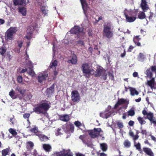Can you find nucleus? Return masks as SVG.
<instances>
[{
  "label": "nucleus",
  "instance_id": "obj_32",
  "mask_svg": "<svg viewBox=\"0 0 156 156\" xmlns=\"http://www.w3.org/2000/svg\"><path fill=\"white\" fill-rule=\"evenodd\" d=\"M83 9H87L88 5L86 0H80Z\"/></svg>",
  "mask_w": 156,
  "mask_h": 156
},
{
  "label": "nucleus",
  "instance_id": "obj_10",
  "mask_svg": "<svg viewBox=\"0 0 156 156\" xmlns=\"http://www.w3.org/2000/svg\"><path fill=\"white\" fill-rule=\"evenodd\" d=\"M48 74L45 73H40L39 74L37 80L39 82L41 83L43 81L46 80V78L48 77Z\"/></svg>",
  "mask_w": 156,
  "mask_h": 156
},
{
  "label": "nucleus",
  "instance_id": "obj_35",
  "mask_svg": "<svg viewBox=\"0 0 156 156\" xmlns=\"http://www.w3.org/2000/svg\"><path fill=\"white\" fill-rule=\"evenodd\" d=\"M29 71L28 72V73L32 77L35 76V73L34 72L33 69L29 67Z\"/></svg>",
  "mask_w": 156,
  "mask_h": 156
},
{
  "label": "nucleus",
  "instance_id": "obj_58",
  "mask_svg": "<svg viewBox=\"0 0 156 156\" xmlns=\"http://www.w3.org/2000/svg\"><path fill=\"white\" fill-rule=\"evenodd\" d=\"M151 71L153 72L156 73V66H152L151 67Z\"/></svg>",
  "mask_w": 156,
  "mask_h": 156
},
{
  "label": "nucleus",
  "instance_id": "obj_51",
  "mask_svg": "<svg viewBox=\"0 0 156 156\" xmlns=\"http://www.w3.org/2000/svg\"><path fill=\"white\" fill-rule=\"evenodd\" d=\"M17 81L18 83H21L23 82V78L22 76H19L17 77Z\"/></svg>",
  "mask_w": 156,
  "mask_h": 156
},
{
  "label": "nucleus",
  "instance_id": "obj_39",
  "mask_svg": "<svg viewBox=\"0 0 156 156\" xmlns=\"http://www.w3.org/2000/svg\"><path fill=\"white\" fill-rule=\"evenodd\" d=\"M9 95L12 99H16L17 98L16 95H15V93L13 90H12L9 93Z\"/></svg>",
  "mask_w": 156,
  "mask_h": 156
},
{
  "label": "nucleus",
  "instance_id": "obj_64",
  "mask_svg": "<svg viewBox=\"0 0 156 156\" xmlns=\"http://www.w3.org/2000/svg\"><path fill=\"white\" fill-rule=\"evenodd\" d=\"M150 122L151 123L153 124L154 126H156V120L155 119H153V121H151Z\"/></svg>",
  "mask_w": 156,
  "mask_h": 156
},
{
  "label": "nucleus",
  "instance_id": "obj_46",
  "mask_svg": "<svg viewBox=\"0 0 156 156\" xmlns=\"http://www.w3.org/2000/svg\"><path fill=\"white\" fill-rule=\"evenodd\" d=\"M31 151L27 150L23 154V156H31Z\"/></svg>",
  "mask_w": 156,
  "mask_h": 156
},
{
  "label": "nucleus",
  "instance_id": "obj_13",
  "mask_svg": "<svg viewBox=\"0 0 156 156\" xmlns=\"http://www.w3.org/2000/svg\"><path fill=\"white\" fill-rule=\"evenodd\" d=\"M143 151L146 154L149 156H154V154L151 149L149 147H143Z\"/></svg>",
  "mask_w": 156,
  "mask_h": 156
},
{
  "label": "nucleus",
  "instance_id": "obj_1",
  "mask_svg": "<svg viewBox=\"0 0 156 156\" xmlns=\"http://www.w3.org/2000/svg\"><path fill=\"white\" fill-rule=\"evenodd\" d=\"M81 68L83 76L87 78H89L90 76L94 75V73L95 77H99L105 72V70L102 67L97 68L95 73L94 70L90 68L89 64L87 63L83 64Z\"/></svg>",
  "mask_w": 156,
  "mask_h": 156
},
{
  "label": "nucleus",
  "instance_id": "obj_49",
  "mask_svg": "<svg viewBox=\"0 0 156 156\" xmlns=\"http://www.w3.org/2000/svg\"><path fill=\"white\" fill-rule=\"evenodd\" d=\"M28 58H29V57L28 56L27 58H26V64L29 66H33V63L30 61L28 59Z\"/></svg>",
  "mask_w": 156,
  "mask_h": 156
},
{
  "label": "nucleus",
  "instance_id": "obj_16",
  "mask_svg": "<svg viewBox=\"0 0 156 156\" xmlns=\"http://www.w3.org/2000/svg\"><path fill=\"white\" fill-rule=\"evenodd\" d=\"M125 16L126 18V20L127 22L132 23L134 22L136 19V17L135 16H130L127 14L125 13Z\"/></svg>",
  "mask_w": 156,
  "mask_h": 156
},
{
  "label": "nucleus",
  "instance_id": "obj_31",
  "mask_svg": "<svg viewBox=\"0 0 156 156\" xmlns=\"http://www.w3.org/2000/svg\"><path fill=\"white\" fill-rule=\"evenodd\" d=\"M73 154L70 150L65 151L63 153V156H73Z\"/></svg>",
  "mask_w": 156,
  "mask_h": 156
},
{
  "label": "nucleus",
  "instance_id": "obj_19",
  "mask_svg": "<svg viewBox=\"0 0 156 156\" xmlns=\"http://www.w3.org/2000/svg\"><path fill=\"white\" fill-rule=\"evenodd\" d=\"M11 151V149L9 147L4 149L2 151V156H6L7 155H9Z\"/></svg>",
  "mask_w": 156,
  "mask_h": 156
},
{
  "label": "nucleus",
  "instance_id": "obj_55",
  "mask_svg": "<svg viewBox=\"0 0 156 156\" xmlns=\"http://www.w3.org/2000/svg\"><path fill=\"white\" fill-rule=\"evenodd\" d=\"M63 152H56L55 153V155L56 156H63Z\"/></svg>",
  "mask_w": 156,
  "mask_h": 156
},
{
  "label": "nucleus",
  "instance_id": "obj_59",
  "mask_svg": "<svg viewBox=\"0 0 156 156\" xmlns=\"http://www.w3.org/2000/svg\"><path fill=\"white\" fill-rule=\"evenodd\" d=\"M111 115V113L108 112H105V118L106 119H108V118Z\"/></svg>",
  "mask_w": 156,
  "mask_h": 156
},
{
  "label": "nucleus",
  "instance_id": "obj_18",
  "mask_svg": "<svg viewBox=\"0 0 156 156\" xmlns=\"http://www.w3.org/2000/svg\"><path fill=\"white\" fill-rule=\"evenodd\" d=\"M141 39V38L140 37V36L137 35L135 36L133 38V41L134 43L138 46H141L140 43L139 41Z\"/></svg>",
  "mask_w": 156,
  "mask_h": 156
},
{
  "label": "nucleus",
  "instance_id": "obj_40",
  "mask_svg": "<svg viewBox=\"0 0 156 156\" xmlns=\"http://www.w3.org/2000/svg\"><path fill=\"white\" fill-rule=\"evenodd\" d=\"M100 147L102 150L104 151H106L107 149V144L105 143L101 144Z\"/></svg>",
  "mask_w": 156,
  "mask_h": 156
},
{
  "label": "nucleus",
  "instance_id": "obj_42",
  "mask_svg": "<svg viewBox=\"0 0 156 156\" xmlns=\"http://www.w3.org/2000/svg\"><path fill=\"white\" fill-rule=\"evenodd\" d=\"M6 51V49L5 47H3L0 48V54L2 55H4Z\"/></svg>",
  "mask_w": 156,
  "mask_h": 156
},
{
  "label": "nucleus",
  "instance_id": "obj_5",
  "mask_svg": "<svg viewBox=\"0 0 156 156\" xmlns=\"http://www.w3.org/2000/svg\"><path fill=\"white\" fill-rule=\"evenodd\" d=\"M89 135L91 138L94 139L98 137L99 136H102V135L100 134V133L102 131L101 128H94L93 129L88 131Z\"/></svg>",
  "mask_w": 156,
  "mask_h": 156
},
{
  "label": "nucleus",
  "instance_id": "obj_6",
  "mask_svg": "<svg viewBox=\"0 0 156 156\" xmlns=\"http://www.w3.org/2000/svg\"><path fill=\"white\" fill-rule=\"evenodd\" d=\"M83 29L78 26H75L71 29L70 32V34H76L78 37H80V34H83Z\"/></svg>",
  "mask_w": 156,
  "mask_h": 156
},
{
  "label": "nucleus",
  "instance_id": "obj_44",
  "mask_svg": "<svg viewBox=\"0 0 156 156\" xmlns=\"http://www.w3.org/2000/svg\"><path fill=\"white\" fill-rule=\"evenodd\" d=\"M128 115V116H133L135 114V112L133 110L130 109L127 112Z\"/></svg>",
  "mask_w": 156,
  "mask_h": 156
},
{
  "label": "nucleus",
  "instance_id": "obj_41",
  "mask_svg": "<svg viewBox=\"0 0 156 156\" xmlns=\"http://www.w3.org/2000/svg\"><path fill=\"white\" fill-rule=\"evenodd\" d=\"M19 11L23 16H25L26 15V9L24 7H22L19 9Z\"/></svg>",
  "mask_w": 156,
  "mask_h": 156
},
{
  "label": "nucleus",
  "instance_id": "obj_24",
  "mask_svg": "<svg viewBox=\"0 0 156 156\" xmlns=\"http://www.w3.org/2000/svg\"><path fill=\"white\" fill-rule=\"evenodd\" d=\"M27 35H26V38L28 40H30L31 38V36L32 34V30L31 29L28 28L27 30Z\"/></svg>",
  "mask_w": 156,
  "mask_h": 156
},
{
  "label": "nucleus",
  "instance_id": "obj_14",
  "mask_svg": "<svg viewBox=\"0 0 156 156\" xmlns=\"http://www.w3.org/2000/svg\"><path fill=\"white\" fill-rule=\"evenodd\" d=\"M54 86L53 84L46 90L47 95L48 97H50L54 92Z\"/></svg>",
  "mask_w": 156,
  "mask_h": 156
},
{
  "label": "nucleus",
  "instance_id": "obj_63",
  "mask_svg": "<svg viewBox=\"0 0 156 156\" xmlns=\"http://www.w3.org/2000/svg\"><path fill=\"white\" fill-rule=\"evenodd\" d=\"M134 47L132 45H130L129 48L127 51L130 52L132 51V50L133 49Z\"/></svg>",
  "mask_w": 156,
  "mask_h": 156
},
{
  "label": "nucleus",
  "instance_id": "obj_15",
  "mask_svg": "<svg viewBox=\"0 0 156 156\" xmlns=\"http://www.w3.org/2000/svg\"><path fill=\"white\" fill-rule=\"evenodd\" d=\"M77 56L75 54H73L71 58L67 62L69 63H71L72 64L75 65L77 62Z\"/></svg>",
  "mask_w": 156,
  "mask_h": 156
},
{
  "label": "nucleus",
  "instance_id": "obj_7",
  "mask_svg": "<svg viewBox=\"0 0 156 156\" xmlns=\"http://www.w3.org/2000/svg\"><path fill=\"white\" fill-rule=\"evenodd\" d=\"M63 129L66 132L73 133L74 131V126L73 124L69 122L64 126Z\"/></svg>",
  "mask_w": 156,
  "mask_h": 156
},
{
  "label": "nucleus",
  "instance_id": "obj_34",
  "mask_svg": "<svg viewBox=\"0 0 156 156\" xmlns=\"http://www.w3.org/2000/svg\"><path fill=\"white\" fill-rule=\"evenodd\" d=\"M147 118L150 122L153 121V120L154 119H153L154 118L153 113L151 112L148 113L147 115Z\"/></svg>",
  "mask_w": 156,
  "mask_h": 156
},
{
  "label": "nucleus",
  "instance_id": "obj_61",
  "mask_svg": "<svg viewBox=\"0 0 156 156\" xmlns=\"http://www.w3.org/2000/svg\"><path fill=\"white\" fill-rule=\"evenodd\" d=\"M134 122L132 120H130L128 122L129 125L130 126H133L134 125Z\"/></svg>",
  "mask_w": 156,
  "mask_h": 156
},
{
  "label": "nucleus",
  "instance_id": "obj_43",
  "mask_svg": "<svg viewBox=\"0 0 156 156\" xmlns=\"http://www.w3.org/2000/svg\"><path fill=\"white\" fill-rule=\"evenodd\" d=\"M9 132L13 136H16L17 134V133L16 130L12 128H10L9 129Z\"/></svg>",
  "mask_w": 156,
  "mask_h": 156
},
{
  "label": "nucleus",
  "instance_id": "obj_11",
  "mask_svg": "<svg viewBox=\"0 0 156 156\" xmlns=\"http://www.w3.org/2000/svg\"><path fill=\"white\" fill-rule=\"evenodd\" d=\"M147 84L149 86L151 89H156V85L154 78H152L151 80H148Z\"/></svg>",
  "mask_w": 156,
  "mask_h": 156
},
{
  "label": "nucleus",
  "instance_id": "obj_25",
  "mask_svg": "<svg viewBox=\"0 0 156 156\" xmlns=\"http://www.w3.org/2000/svg\"><path fill=\"white\" fill-rule=\"evenodd\" d=\"M36 135L38 136L41 140V141H46L48 139V137L45 135L38 134H36Z\"/></svg>",
  "mask_w": 156,
  "mask_h": 156
},
{
  "label": "nucleus",
  "instance_id": "obj_28",
  "mask_svg": "<svg viewBox=\"0 0 156 156\" xmlns=\"http://www.w3.org/2000/svg\"><path fill=\"white\" fill-rule=\"evenodd\" d=\"M41 9L43 14H44V16L47 15L48 12L47 7L42 6L41 8Z\"/></svg>",
  "mask_w": 156,
  "mask_h": 156
},
{
  "label": "nucleus",
  "instance_id": "obj_26",
  "mask_svg": "<svg viewBox=\"0 0 156 156\" xmlns=\"http://www.w3.org/2000/svg\"><path fill=\"white\" fill-rule=\"evenodd\" d=\"M145 56L143 53L140 52L137 56V59L139 61L143 62L145 59Z\"/></svg>",
  "mask_w": 156,
  "mask_h": 156
},
{
  "label": "nucleus",
  "instance_id": "obj_12",
  "mask_svg": "<svg viewBox=\"0 0 156 156\" xmlns=\"http://www.w3.org/2000/svg\"><path fill=\"white\" fill-rule=\"evenodd\" d=\"M58 62L56 60H55L53 62H51L50 65V68H53L55 67V70L54 71V74L55 76H56L58 74V72L56 70V67L57 66Z\"/></svg>",
  "mask_w": 156,
  "mask_h": 156
},
{
  "label": "nucleus",
  "instance_id": "obj_37",
  "mask_svg": "<svg viewBox=\"0 0 156 156\" xmlns=\"http://www.w3.org/2000/svg\"><path fill=\"white\" fill-rule=\"evenodd\" d=\"M16 90H17L22 95H23L25 91V90L24 89L22 88L21 87L19 86H18L16 87Z\"/></svg>",
  "mask_w": 156,
  "mask_h": 156
},
{
  "label": "nucleus",
  "instance_id": "obj_47",
  "mask_svg": "<svg viewBox=\"0 0 156 156\" xmlns=\"http://www.w3.org/2000/svg\"><path fill=\"white\" fill-rule=\"evenodd\" d=\"M76 44L78 46H80L81 47L84 46V43L83 41L82 40L78 41L77 42Z\"/></svg>",
  "mask_w": 156,
  "mask_h": 156
},
{
  "label": "nucleus",
  "instance_id": "obj_54",
  "mask_svg": "<svg viewBox=\"0 0 156 156\" xmlns=\"http://www.w3.org/2000/svg\"><path fill=\"white\" fill-rule=\"evenodd\" d=\"M17 44L18 46L20 48H21L23 45V42L22 41H17Z\"/></svg>",
  "mask_w": 156,
  "mask_h": 156
},
{
  "label": "nucleus",
  "instance_id": "obj_3",
  "mask_svg": "<svg viewBox=\"0 0 156 156\" xmlns=\"http://www.w3.org/2000/svg\"><path fill=\"white\" fill-rule=\"evenodd\" d=\"M103 35L104 37L109 39L112 38L113 37V31L111 22H106L104 23Z\"/></svg>",
  "mask_w": 156,
  "mask_h": 156
},
{
  "label": "nucleus",
  "instance_id": "obj_45",
  "mask_svg": "<svg viewBox=\"0 0 156 156\" xmlns=\"http://www.w3.org/2000/svg\"><path fill=\"white\" fill-rule=\"evenodd\" d=\"M30 131L32 133H34L36 135V134H37V133L38 131V129L37 127H34L31 129H30Z\"/></svg>",
  "mask_w": 156,
  "mask_h": 156
},
{
  "label": "nucleus",
  "instance_id": "obj_9",
  "mask_svg": "<svg viewBox=\"0 0 156 156\" xmlns=\"http://www.w3.org/2000/svg\"><path fill=\"white\" fill-rule=\"evenodd\" d=\"M140 6L142 10L144 12H147L149 9V6L146 0H141Z\"/></svg>",
  "mask_w": 156,
  "mask_h": 156
},
{
  "label": "nucleus",
  "instance_id": "obj_17",
  "mask_svg": "<svg viewBox=\"0 0 156 156\" xmlns=\"http://www.w3.org/2000/svg\"><path fill=\"white\" fill-rule=\"evenodd\" d=\"M26 0H13V4L16 6L18 5H23L25 4Z\"/></svg>",
  "mask_w": 156,
  "mask_h": 156
},
{
  "label": "nucleus",
  "instance_id": "obj_30",
  "mask_svg": "<svg viewBox=\"0 0 156 156\" xmlns=\"http://www.w3.org/2000/svg\"><path fill=\"white\" fill-rule=\"evenodd\" d=\"M150 14L148 17V18L150 21L153 22L154 21V18H156V15L151 12H150Z\"/></svg>",
  "mask_w": 156,
  "mask_h": 156
},
{
  "label": "nucleus",
  "instance_id": "obj_22",
  "mask_svg": "<svg viewBox=\"0 0 156 156\" xmlns=\"http://www.w3.org/2000/svg\"><path fill=\"white\" fill-rule=\"evenodd\" d=\"M146 12L143 11H140L138 14V18L140 20H143L146 17V15L145 13Z\"/></svg>",
  "mask_w": 156,
  "mask_h": 156
},
{
  "label": "nucleus",
  "instance_id": "obj_27",
  "mask_svg": "<svg viewBox=\"0 0 156 156\" xmlns=\"http://www.w3.org/2000/svg\"><path fill=\"white\" fill-rule=\"evenodd\" d=\"M61 120L64 122H68L69 120V116L68 115H65L61 116Z\"/></svg>",
  "mask_w": 156,
  "mask_h": 156
},
{
  "label": "nucleus",
  "instance_id": "obj_48",
  "mask_svg": "<svg viewBox=\"0 0 156 156\" xmlns=\"http://www.w3.org/2000/svg\"><path fill=\"white\" fill-rule=\"evenodd\" d=\"M134 146L136 147V149L138 150L139 151H141V145L139 142H138L136 144H134Z\"/></svg>",
  "mask_w": 156,
  "mask_h": 156
},
{
  "label": "nucleus",
  "instance_id": "obj_56",
  "mask_svg": "<svg viewBox=\"0 0 156 156\" xmlns=\"http://www.w3.org/2000/svg\"><path fill=\"white\" fill-rule=\"evenodd\" d=\"M30 116V114L29 113H25L23 115V117L24 119L29 118Z\"/></svg>",
  "mask_w": 156,
  "mask_h": 156
},
{
  "label": "nucleus",
  "instance_id": "obj_50",
  "mask_svg": "<svg viewBox=\"0 0 156 156\" xmlns=\"http://www.w3.org/2000/svg\"><path fill=\"white\" fill-rule=\"evenodd\" d=\"M74 124L76 126L79 127L82 126V123L78 121H76L74 122Z\"/></svg>",
  "mask_w": 156,
  "mask_h": 156
},
{
  "label": "nucleus",
  "instance_id": "obj_57",
  "mask_svg": "<svg viewBox=\"0 0 156 156\" xmlns=\"http://www.w3.org/2000/svg\"><path fill=\"white\" fill-rule=\"evenodd\" d=\"M32 95L30 93H29L27 95V97L26 98L27 100H30L32 98Z\"/></svg>",
  "mask_w": 156,
  "mask_h": 156
},
{
  "label": "nucleus",
  "instance_id": "obj_21",
  "mask_svg": "<svg viewBox=\"0 0 156 156\" xmlns=\"http://www.w3.org/2000/svg\"><path fill=\"white\" fill-rule=\"evenodd\" d=\"M126 101V100L123 98L119 100L117 103L115 105L114 108H117L119 105L125 103Z\"/></svg>",
  "mask_w": 156,
  "mask_h": 156
},
{
  "label": "nucleus",
  "instance_id": "obj_4",
  "mask_svg": "<svg viewBox=\"0 0 156 156\" xmlns=\"http://www.w3.org/2000/svg\"><path fill=\"white\" fill-rule=\"evenodd\" d=\"M16 31L17 30L15 27L10 28L5 33V39L7 41L12 40L13 38V35Z\"/></svg>",
  "mask_w": 156,
  "mask_h": 156
},
{
  "label": "nucleus",
  "instance_id": "obj_62",
  "mask_svg": "<svg viewBox=\"0 0 156 156\" xmlns=\"http://www.w3.org/2000/svg\"><path fill=\"white\" fill-rule=\"evenodd\" d=\"M33 156H38L39 155H38V154L36 149H34V151L33 153Z\"/></svg>",
  "mask_w": 156,
  "mask_h": 156
},
{
  "label": "nucleus",
  "instance_id": "obj_53",
  "mask_svg": "<svg viewBox=\"0 0 156 156\" xmlns=\"http://www.w3.org/2000/svg\"><path fill=\"white\" fill-rule=\"evenodd\" d=\"M102 76L101 77V78L103 79L104 80H106L107 79V74L105 72L102 74Z\"/></svg>",
  "mask_w": 156,
  "mask_h": 156
},
{
  "label": "nucleus",
  "instance_id": "obj_20",
  "mask_svg": "<svg viewBox=\"0 0 156 156\" xmlns=\"http://www.w3.org/2000/svg\"><path fill=\"white\" fill-rule=\"evenodd\" d=\"M34 146V145L33 142L31 141H28L26 143V148L27 150L31 151Z\"/></svg>",
  "mask_w": 156,
  "mask_h": 156
},
{
  "label": "nucleus",
  "instance_id": "obj_60",
  "mask_svg": "<svg viewBox=\"0 0 156 156\" xmlns=\"http://www.w3.org/2000/svg\"><path fill=\"white\" fill-rule=\"evenodd\" d=\"M85 137V136L83 135H81L79 137V138L81 140L83 143H85L84 139Z\"/></svg>",
  "mask_w": 156,
  "mask_h": 156
},
{
  "label": "nucleus",
  "instance_id": "obj_29",
  "mask_svg": "<svg viewBox=\"0 0 156 156\" xmlns=\"http://www.w3.org/2000/svg\"><path fill=\"white\" fill-rule=\"evenodd\" d=\"M130 91L131 95L132 96H134L135 94L138 95L139 94L138 92L134 88L130 87Z\"/></svg>",
  "mask_w": 156,
  "mask_h": 156
},
{
  "label": "nucleus",
  "instance_id": "obj_52",
  "mask_svg": "<svg viewBox=\"0 0 156 156\" xmlns=\"http://www.w3.org/2000/svg\"><path fill=\"white\" fill-rule=\"evenodd\" d=\"M117 124L119 129H121L123 127V124L122 122H117Z\"/></svg>",
  "mask_w": 156,
  "mask_h": 156
},
{
  "label": "nucleus",
  "instance_id": "obj_23",
  "mask_svg": "<svg viewBox=\"0 0 156 156\" xmlns=\"http://www.w3.org/2000/svg\"><path fill=\"white\" fill-rule=\"evenodd\" d=\"M43 147L44 150L47 152L50 151L51 149V147L49 144H43Z\"/></svg>",
  "mask_w": 156,
  "mask_h": 156
},
{
  "label": "nucleus",
  "instance_id": "obj_33",
  "mask_svg": "<svg viewBox=\"0 0 156 156\" xmlns=\"http://www.w3.org/2000/svg\"><path fill=\"white\" fill-rule=\"evenodd\" d=\"M137 119L138 120L139 123L141 125L144 124L146 123V122L144 120L143 117H139L137 118Z\"/></svg>",
  "mask_w": 156,
  "mask_h": 156
},
{
  "label": "nucleus",
  "instance_id": "obj_8",
  "mask_svg": "<svg viewBox=\"0 0 156 156\" xmlns=\"http://www.w3.org/2000/svg\"><path fill=\"white\" fill-rule=\"evenodd\" d=\"M71 98L72 100L74 102H78L80 100V97L78 92L77 90L73 91L71 92Z\"/></svg>",
  "mask_w": 156,
  "mask_h": 156
},
{
  "label": "nucleus",
  "instance_id": "obj_36",
  "mask_svg": "<svg viewBox=\"0 0 156 156\" xmlns=\"http://www.w3.org/2000/svg\"><path fill=\"white\" fill-rule=\"evenodd\" d=\"M123 145L126 148H129L131 146V143L128 140H125L123 143Z\"/></svg>",
  "mask_w": 156,
  "mask_h": 156
},
{
  "label": "nucleus",
  "instance_id": "obj_38",
  "mask_svg": "<svg viewBox=\"0 0 156 156\" xmlns=\"http://www.w3.org/2000/svg\"><path fill=\"white\" fill-rule=\"evenodd\" d=\"M146 74L148 77H149L150 78L152 77L153 74L151 71V69L150 68H149L147 69Z\"/></svg>",
  "mask_w": 156,
  "mask_h": 156
},
{
  "label": "nucleus",
  "instance_id": "obj_2",
  "mask_svg": "<svg viewBox=\"0 0 156 156\" xmlns=\"http://www.w3.org/2000/svg\"><path fill=\"white\" fill-rule=\"evenodd\" d=\"M48 102L45 100L42 101L33 108V111L39 114L44 113L45 112L47 111L50 107Z\"/></svg>",
  "mask_w": 156,
  "mask_h": 156
}]
</instances>
